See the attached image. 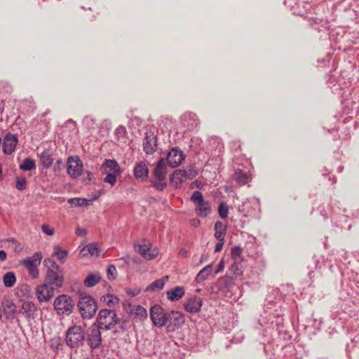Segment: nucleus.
I'll return each mask as SVG.
<instances>
[{
    "label": "nucleus",
    "instance_id": "nucleus-1",
    "mask_svg": "<svg viewBox=\"0 0 359 359\" xmlns=\"http://www.w3.org/2000/svg\"><path fill=\"white\" fill-rule=\"evenodd\" d=\"M43 264L47 268L44 282L56 290L62 287L65 281L63 269L51 258L44 259Z\"/></svg>",
    "mask_w": 359,
    "mask_h": 359
},
{
    "label": "nucleus",
    "instance_id": "nucleus-2",
    "mask_svg": "<svg viewBox=\"0 0 359 359\" xmlns=\"http://www.w3.org/2000/svg\"><path fill=\"white\" fill-rule=\"evenodd\" d=\"M120 321L121 320L114 310L102 309L98 312L96 325L102 330H109Z\"/></svg>",
    "mask_w": 359,
    "mask_h": 359
},
{
    "label": "nucleus",
    "instance_id": "nucleus-3",
    "mask_svg": "<svg viewBox=\"0 0 359 359\" xmlns=\"http://www.w3.org/2000/svg\"><path fill=\"white\" fill-rule=\"evenodd\" d=\"M167 163L165 159L160 158L153 171V175L156 180H151V185L158 191H163L167 187V182L165 181L167 175Z\"/></svg>",
    "mask_w": 359,
    "mask_h": 359
},
{
    "label": "nucleus",
    "instance_id": "nucleus-4",
    "mask_svg": "<svg viewBox=\"0 0 359 359\" xmlns=\"http://www.w3.org/2000/svg\"><path fill=\"white\" fill-rule=\"evenodd\" d=\"M102 173L107 174L103 182L113 187L117 181V176L121 174V168L114 159H106L100 167Z\"/></svg>",
    "mask_w": 359,
    "mask_h": 359
},
{
    "label": "nucleus",
    "instance_id": "nucleus-5",
    "mask_svg": "<svg viewBox=\"0 0 359 359\" xmlns=\"http://www.w3.org/2000/svg\"><path fill=\"white\" fill-rule=\"evenodd\" d=\"M79 313L83 319H90L97 310L95 300L89 294H81L78 302Z\"/></svg>",
    "mask_w": 359,
    "mask_h": 359
},
{
    "label": "nucleus",
    "instance_id": "nucleus-6",
    "mask_svg": "<svg viewBox=\"0 0 359 359\" xmlns=\"http://www.w3.org/2000/svg\"><path fill=\"white\" fill-rule=\"evenodd\" d=\"M86 339L85 330L79 325H73L66 332V344L70 348H79Z\"/></svg>",
    "mask_w": 359,
    "mask_h": 359
},
{
    "label": "nucleus",
    "instance_id": "nucleus-7",
    "mask_svg": "<svg viewBox=\"0 0 359 359\" xmlns=\"http://www.w3.org/2000/svg\"><path fill=\"white\" fill-rule=\"evenodd\" d=\"M42 257L41 252H36L32 256L27 257L21 260L20 263L21 266L27 270L29 276L36 279L39 276V266L41 264Z\"/></svg>",
    "mask_w": 359,
    "mask_h": 359
},
{
    "label": "nucleus",
    "instance_id": "nucleus-8",
    "mask_svg": "<svg viewBox=\"0 0 359 359\" xmlns=\"http://www.w3.org/2000/svg\"><path fill=\"white\" fill-rule=\"evenodd\" d=\"M191 201L196 206V213L202 217H208L211 212V206L209 201H205L202 193L199 191L193 192Z\"/></svg>",
    "mask_w": 359,
    "mask_h": 359
},
{
    "label": "nucleus",
    "instance_id": "nucleus-9",
    "mask_svg": "<svg viewBox=\"0 0 359 359\" xmlns=\"http://www.w3.org/2000/svg\"><path fill=\"white\" fill-rule=\"evenodd\" d=\"M53 306L57 313L69 315L72 312L74 303L69 296L61 294L55 299Z\"/></svg>",
    "mask_w": 359,
    "mask_h": 359
},
{
    "label": "nucleus",
    "instance_id": "nucleus-10",
    "mask_svg": "<svg viewBox=\"0 0 359 359\" xmlns=\"http://www.w3.org/2000/svg\"><path fill=\"white\" fill-rule=\"evenodd\" d=\"M100 330L96 323H93L88 328L87 334H86L87 344L91 349L98 348L102 344Z\"/></svg>",
    "mask_w": 359,
    "mask_h": 359
},
{
    "label": "nucleus",
    "instance_id": "nucleus-11",
    "mask_svg": "<svg viewBox=\"0 0 359 359\" xmlns=\"http://www.w3.org/2000/svg\"><path fill=\"white\" fill-rule=\"evenodd\" d=\"M167 314L163 309L158 304H156L150 309V318L152 323L158 327H162L167 324Z\"/></svg>",
    "mask_w": 359,
    "mask_h": 359
},
{
    "label": "nucleus",
    "instance_id": "nucleus-12",
    "mask_svg": "<svg viewBox=\"0 0 359 359\" xmlns=\"http://www.w3.org/2000/svg\"><path fill=\"white\" fill-rule=\"evenodd\" d=\"M56 289L50 286L46 282L37 286L36 296L40 302H47L50 300L55 294Z\"/></svg>",
    "mask_w": 359,
    "mask_h": 359
},
{
    "label": "nucleus",
    "instance_id": "nucleus-13",
    "mask_svg": "<svg viewBox=\"0 0 359 359\" xmlns=\"http://www.w3.org/2000/svg\"><path fill=\"white\" fill-rule=\"evenodd\" d=\"M167 328L174 331L180 327L184 323V316L178 311H172L167 314Z\"/></svg>",
    "mask_w": 359,
    "mask_h": 359
},
{
    "label": "nucleus",
    "instance_id": "nucleus-14",
    "mask_svg": "<svg viewBox=\"0 0 359 359\" xmlns=\"http://www.w3.org/2000/svg\"><path fill=\"white\" fill-rule=\"evenodd\" d=\"M83 171V163L79 156H70L67 161V173L70 177L76 178Z\"/></svg>",
    "mask_w": 359,
    "mask_h": 359
},
{
    "label": "nucleus",
    "instance_id": "nucleus-15",
    "mask_svg": "<svg viewBox=\"0 0 359 359\" xmlns=\"http://www.w3.org/2000/svg\"><path fill=\"white\" fill-rule=\"evenodd\" d=\"M143 150L147 154H153L156 151L157 137L151 131H147L143 139Z\"/></svg>",
    "mask_w": 359,
    "mask_h": 359
},
{
    "label": "nucleus",
    "instance_id": "nucleus-16",
    "mask_svg": "<svg viewBox=\"0 0 359 359\" xmlns=\"http://www.w3.org/2000/svg\"><path fill=\"white\" fill-rule=\"evenodd\" d=\"M184 159L183 151L178 147L172 148L166 156L167 164L171 168L177 167Z\"/></svg>",
    "mask_w": 359,
    "mask_h": 359
},
{
    "label": "nucleus",
    "instance_id": "nucleus-17",
    "mask_svg": "<svg viewBox=\"0 0 359 359\" xmlns=\"http://www.w3.org/2000/svg\"><path fill=\"white\" fill-rule=\"evenodd\" d=\"M18 140L16 136L11 133H7L2 143L3 152L5 154H11L15 149Z\"/></svg>",
    "mask_w": 359,
    "mask_h": 359
},
{
    "label": "nucleus",
    "instance_id": "nucleus-18",
    "mask_svg": "<svg viewBox=\"0 0 359 359\" xmlns=\"http://www.w3.org/2000/svg\"><path fill=\"white\" fill-rule=\"evenodd\" d=\"M149 168L144 161L137 163L133 168V175L136 180L144 182L149 177Z\"/></svg>",
    "mask_w": 359,
    "mask_h": 359
},
{
    "label": "nucleus",
    "instance_id": "nucleus-19",
    "mask_svg": "<svg viewBox=\"0 0 359 359\" xmlns=\"http://www.w3.org/2000/svg\"><path fill=\"white\" fill-rule=\"evenodd\" d=\"M203 301L197 296H192L184 304L185 311L191 313H198L202 306Z\"/></svg>",
    "mask_w": 359,
    "mask_h": 359
},
{
    "label": "nucleus",
    "instance_id": "nucleus-20",
    "mask_svg": "<svg viewBox=\"0 0 359 359\" xmlns=\"http://www.w3.org/2000/svg\"><path fill=\"white\" fill-rule=\"evenodd\" d=\"M38 307L36 304L30 301H26L22 304L20 313L27 319H34Z\"/></svg>",
    "mask_w": 359,
    "mask_h": 359
},
{
    "label": "nucleus",
    "instance_id": "nucleus-21",
    "mask_svg": "<svg viewBox=\"0 0 359 359\" xmlns=\"http://www.w3.org/2000/svg\"><path fill=\"white\" fill-rule=\"evenodd\" d=\"M2 312L8 320H13L16 313V306L12 300L7 299L1 303Z\"/></svg>",
    "mask_w": 359,
    "mask_h": 359
},
{
    "label": "nucleus",
    "instance_id": "nucleus-22",
    "mask_svg": "<svg viewBox=\"0 0 359 359\" xmlns=\"http://www.w3.org/2000/svg\"><path fill=\"white\" fill-rule=\"evenodd\" d=\"M130 311L129 313L134 316L136 320L142 321L147 318V310L140 305H132L129 304Z\"/></svg>",
    "mask_w": 359,
    "mask_h": 359
},
{
    "label": "nucleus",
    "instance_id": "nucleus-23",
    "mask_svg": "<svg viewBox=\"0 0 359 359\" xmlns=\"http://www.w3.org/2000/svg\"><path fill=\"white\" fill-rule=\"evenodd\" d=\"M151 245L150 244H142L137 246V252L146 259L151 260L154 259L158 254L156 250H154L150 252Z\"/></svg>",
    "mask_w": 359,
    "mask_h": 359
},
{
    "label": "nucleus",
    "instance_id": "nucleus-24",
    "mask_svg": "<svg viewBox=\"0 0 359 359\" xmlns=\"http://www.w3.org/2000/svg\"><path fill=\"white\" fill-rule=\"evenodd\" d=\"M233 179L240 186L245 185L250 181V175L246 172H244L241 169H236L235 170Z\"/></svg>",
    "mask_w": 359,
    "mask_h": 359
},
{
    "label": "nucleus",
    "instance_id": "nucleus-25",
    "mask_svg": "<svg viewBox=\"0 0 359 359\" xmlns=\"http://www.w3.org/2000/svg\"><path fill=\"white\" fill-rule=\"evenodd\" d=\"M184 289L183 287L177 286L167 291L166 295L169 300L176 301L184 295Z\"/></svg>",
    "mask_w": 359,
    "mask_h": 359
},
{
    "label": "nucleus",
    "instance_id": "nucleus-26",
    "mask_svg": "<svg viewBox=\"0 0 359 359\" xmlns=\"http://www.w3.org/2000/svg\"><path fill=\"white\" fill-rule=\"evenodd\" d=\"M81 252L84 256L89 254L92 256L98 257L100 253V250L98 247L97 243H90L88 244L86 246L83 247V249L81 250Z\"/></svg>",
    "mask_w": 359,
    "mask_h": 359
},
{
    "label": "nucleus",
    "instance_id": "nucleus-27",
    "mask_svg": "<svg viewBox=\"0 0 359 359\" xmlns=\"http://www.w3.org/2000/svg\"><path fill=\"white\" fill-rule=\"evenodd\" d=\"M215 237L218 241H224V237L226 232V226L220 221H217L214 226Z\"/></svg>",
    "mask_w": 359,
    "mask_h": 359
},
{
    "label": "nucleus",
    "instance_id": "nucleus-28",
    "mask_svg": "<svg viewBox=\"0 0 359 359\" xmlns=\"http://www.w3.org/2000/svg\"><path fill=\"white\" fill-rule=\"evenodd\" d=\"M212 271V265L208 264L203 268L197 274L196 277V282L200 283L205 280Z\"/></svg>",
    "mask_w": 359,
    "mask_h": 359
},
{
    "label": "nucleus",
    "instance_id": "nucleus-29",
    "mask_svg": "<svg viewBox=\"0 0 359 359\" xmlns=\"http://www.w3.org/2000/svg\"><path fill=\"white\" fill-rule=\"evenodd\" d=\"M68 203L74 207H83L90 205L92 200L83 198H71L68 199Z\"/></svg>",
    "mask_w": 359,
    "mask_h": 359
},
{
    "label": "nucleus",
    "instance_id": "nucleus-30",
    "mask_svg": "<svg viewBox=\"0 0 359 359\" xmlns=\"http://www.w3.org/2000/svg\"><path fill=\"white\" fill-rule=\"evenodd\" d=\"M101 280V276L99 273H90L84 280V285L88 287H92L98 283Z\"/></svg>",
    "mask_w": 359,
    "mask_h": 359
},
{
    "label": "nucleus",
    "instance_id": "nucleus-31",
    "mask_svg": "<svg viewBox=\"0 0 359 359\" xmlns=\"http://www.w3.org/2000/svg\"><path fill=\"white\" fill-rule=\"evenodd\" d=\"M185 179L181 170H177L172 172L170 177V183L177 186L181 184Z\"/></svg>",
    "mask_w": 359,
    "mask_h": 359
},
{
    "label": "nucleus",
    "instance_id": "nucleus-32",
    "mask_svg": "<svg viewBox=\"0 0 359 359\" xmlns=\"http://www.w3.org/2000/svg\"><path fill=\"white\" fill-rule=\"evenodd\" d=\"M40 163L43 168H48L53 164V158L48 151H43L39 156Z\"/></svg>",
    "mask_w": 359,
    "mask_h": 359
},
{
    "label": "nucleus",
    "instance_id": "nucleus-33",
    "mask_svg": "<svg viewBox=\"0 0 359 359\" xmlns=\"http://www.w3.org/2000/svg\"><path fill=\"white\" fill-rule=\"evenodd\" d=\"M16 282V277L13 272L8 271L3 277V283L5 287H11Z\"/></svg>",
    "mask_w": 359,
    "mask_h": 359
},
{
    "label": "nucleus",
    "instance_id": "nucleus-34",
    "mask_svg": "<svg viewBox=\"0 0 359 359\" xmlns=\"http://www.w3.org/2000/svg\"><path fill=\"white\" fill-rule=\"evenodd\" d=\"M165 285V280L163 278L157 279L149 284L145 289L146 292L160 290L163 288Z\"/></svg>",
    "mask_w": 359,
    "mask_h": 359
},
{
    "label": "nucleus",
    "instance_id": "nucleus-35",
    "mask_svg": "<svg viewBox=\"0 0 359 359\" xmlns=\"http://www.w3.org/2000/svg\"><path fill=\"white\" fill-rule=\"evenodd\" d=\"M233 284V278L230 276L222 277L218 280V285L220 289H229Z\"/></svg>",
    "mask_w": 359,
    "mask_h": 359
},
{
    "label": "nucleus",
    "instance_id": "nucleus-36",
    "mask_svg": "<svg viewBox=\"0 0 359 359\" xmlns=\"http://www.w3.org/2000/svg\"><path fill=\"white\" fill-rule=\"evenodd\" d=\"M243 248L240 245H235L231 248V257L235 262H241Z\"/></svg>",
    "mask_w": 359,
    "mask_h": 359
},
{
    "label": "nucleus",
    "instance_id": "nucleus-37",
    "mask_svg": "<svg viewBox=\"0 0 359 359\" xmlns=\"http://www.w3.org/2000/svg\"><path fill=\"white\" fill-rule=\"evenodd\" d=\"M101 300L107 304L109 306H113L116 304H118L119 302V299L112 294H107L101 297Z\"/></svg>",
    "mask_w": 359,
    "mask_h": 359
},
{
    "label": "nucleus",
    "instance_id": "nucleus-38",
    "mask_svg": "<svg viewBox=\"0 0 359 359\" xmlns=\"http://www.w3.org/2000/svg\"><path fill=\"white\" fill-rule=\"evenodd\" d=\"M181 170L182 171L183 175L185 177L186 180H192L198 174V170L195 168L194 165H190L186 169H183Z\"/></svg>",
    "mask_w": 359,
    "mask_h": 359
},
{
    "label": "nucleus",
    "instance_id": "nucleus-39",
    "mask_svg": "<svg viewBox=\"0 0 359 359\" xmlns=\"http://www.w3.org/2000/svg\"><path fill=\"white\" fill-rule=\"evenodd\" d=\"M53 255L55 256L58 260L63 262L67 257L68 252L59 245H55L53 248Z\"/></svg>",
    "mask_w": 359,
    "mask_h": 359
},
{
    "label": "nucleus",
    "instance_id": "nucleus-40",
    "mask_svg": "<svg viewBox=\"0 0 359 359\" xmlns=\"http://www.w3.org/2000/svg\"><path fill=\"white\" fill-rule=\"evenodd\" d=\"M20 168L25 171L32 170V169L35 168V162L30 158H26L20 164Z\"/></svg>",
    "mask_w": 359,
    "mask_h": 359
},
{
    "label": "nucleus",
    "instance_id": "nucleus-41",
    "mask_svg": "<svg viewBox=\"0 0 359 359\" xmlns=\"http://www.w3.org/2000/svg\"><path fill=\"white\" fill-rule=\"evenodd\" d=\"M240 263L241 262H235V261H233V263L231 265L230 268L229 269V272L231 276L237 277L242 275L243 271Z\"/></svg>",
    "mask_w": 359,
    "mask_h": 359
},
{
    "label": "nucleus",
    "instance_id": "nucleus-42",
    "mask_svg": "<svg viewBox=\"0 0 359 359\" xmlns=\"http://www.w3.org/2000/svg\"><path fill=\"white\" fill-rule=\"evenodd\" d=\"M218 213L222 219H226L229 214V207L224 202L220 203L218 207Z\"/></svg>",
    "mask_w": 359,
    "mask_h": 359
},
{
    "label": "nucleus",
    "instance_id": "nucleus-43",
    "mask_svg": "<svg viewBox=\"0 0 359 359\" xmlns=\"http://www.w3.org/2000/svg\"><path fill=\"white\" fill-rule=\"evenodd\" d=\"M184 119H189L191 121H193L191 125L189 126L191 128H196L198 125V123L196 121V115L194 113L189 112L184 115Z\"/></svg>",
    "mask_w": 359,
    "mask_h": 359
},
{
    "label": "nucleus",
    "instance_id": "nucleus-44",
    "mask_svg": "<svg viewBox=\"0 0 359 359\" xmlns=\"http://www.w3.org/2000/svg\"><path fill=\"white\" fill-rule=\"evenodd\" d=\"M27 182L24 177H18L16 179V188L18 190H24L26 189Z\"/></svg>",
    "mask_w": 359,
    "mask_h": 359
},
{
    "label": "nucleus",
    "instance_id": "nucleus-45",
    "mask_svg": "<svg viewBox=\"0 0 359 359\" xmlns=\"http://www.w3.org/2000/svg\"><path fill=\"white\" fill-rule=\"evenodd\" d=\"M116 273V268L114 265L111 264L107 268V278L109 280H114V275Z\"/></svg>",
    "mask_w": 359,
    "mask_h": 359
},
{
    "label": "nucleus",
    "instance_id": "nucleus-46",
    "mask_svg": "<svg viewBox=\"0 0 359 359\" xmlns=\"http://www.w3.org/2000/svg\"><path fill=\"white\" fill-rule=\"evenodd\" d=\"M41 230H42V231H43L44 233H46V234H47V235H48V236H52V235H53V234H54V232H55L54 229H53V228L50 227V226H49L48 225H47V224H43V225L41 226Z\"/></svg>",
    "mask_w": 359,
    "mask_h": 359
},
{
    "label": "nucleus",
    "instance_id": "nucleus-47",
    "mask_svg": "<svg viewBox=\"0 0 359 359\" xmlns=\"http://www.w3.org/2000/svg\"><path fill=\"white\" fill-rule=\"evenodd\" d=\"M140 292L141 289L140 288H128L126 290V293L131 297H135L138 295Z\"/></svg>",
    "mask_w": 359,
    "mask_h": 359
},
{
    "label": "nucleus",
    "instance_id": "nucleus-48",
    "mask_svg": "<svg viewBox=\"0 0 359 359\" xmlns=\"http://www.w3.org/2000/svg\"><path fill=\"white\" fill-rule=\"evenodd\" d=\"M224 241H219L215 247V252H218L222 250Z\"/></svg>",
    "mask_w": 359,
    "mask_h": 359
},
{
    "label": "nucleus",
    "instance_id": "nucleus-49",
    "mask_svg": "<svg viewBox=\"0 0 359 359\" xmlns=\"http://www.w3.org/2000/svg\"><path fill=\"white\" fill-rule=\"evenodd\" d=\"M224 261L223 259H222L219 264H218V266H217V270L215 271V273H220L221 271H222L224 269Z\"/></svg>",
    "mask_w": 359,
    "mask_h": 359
},
{
    "label": "nucleus",
    "instance_id": "nucleus-50",
    "mask_svg": "<svg viewBox=\"0 0 359 359\" xmlns=\"http://www.w3.org/2000/svg\"><path fill=\"white\" fill-rule=\"evenodd\" d=\"M126 132V128L125 127L123 126H118L116 129V134H125Z\"/></svg>",
    "mask_w": 359,
    "mask_h": 359
},
{
    "label": "nucleus",
    "instance_id": "nucleus-51",
    "mask_svg": "<svg viewBox=\"0 0 359 359\" xmlns=\"http://www.w3.org/2000/svg\"><path fill=\"white\" fill-rule=\"evenodd\" d=\"M76 233L78 236H83L86 235V230L84 229L77 228L76 230Z\"/></svg>",
    "mask_w": 359,
    "mask_h": 359
},
{
    "label": "nucleus",
    "instance_id": "nucleus-52",
    "mask_svg": "<svg viewBox=\"0 0 359 359\" xmlns=\"http://www.w3.org/2000/svg\"><path fill=\"white\" fill-rule=\"evenodd\" d=\"M179 256H180L181 257H185L187 255V251L186 249L184 248H181L180 250H179Z\"/></svg>",
    "mask_w": 359,
    "mask_h": 359
},
{
    "label": "nucleus",
    "instance_id": "nucleus-53",
    "mask_svg": "<svg viewBox=\"0 0 359 359\" xmlns=\"http://www.w3.org/2000/svg\"><path fill=\"white\" fill-rule=\"evenodd\" d=\"M7 255L4 250H0V259L4 261L6 259Z\"/></svg>",
    "mask_w": 359,
    "mask_h": 359
},
{
    "label": "nucleus",
    "instance_id": "nucleus-54",
    "mask_svg": "<svg viewBox=\"0 0 359 359\" xmlns=\"http://www.w3.org/2000/svg\"><path fill=\"white\" fill-rule=\"evenodd\" d=\"M126 322H127L126 320H123L122 321L121 324L118 327L120 330L123 332V331H125L126 330Z\"/></svg>",
    "mask_w": 359,
    "mask_h": 359
},
{
    "label": "nucleus",
    "instance_id": "nucleus-55",
    "mask_svg": "<svg viewBox=\"0 0 359 359\" xmlns=\"http://www.w3.org/2000/svg\"><path fill=\"white\" fill-rule=\"evenodd\" d=\"M201 222L198 219H194L191 220V225L194 226H198L200 224Z\"/></svg>",
    "mask_w": 359,
    "mask_h": 359
},
{
    "label": "nucleus",
    "instance_id": "nucleus-56",
    "mask_svg": "<svg viewBox=\"0 0 359 359\" xmlns=\"http://www.w3.org/2000/svg\"><path fill=\"white\" fill-rule=\"evenodd\" d=\"M93 177V173H92V172H86V177L85 178V180H85V181H86V180L90 181V180H92Z\"/></svg>",
    "mask_w": 359,
    "mask_h": 359
},
{
    "label": "nucleus",
    "instance_id": "nucleus-57",
    "mask_svg": "<svg viewBox=\"0 0 359 359\" xmlns=\"http://www.w3.org/2000/svg\"><path fill=\"white\" fill-rule=\"evenodd\" d=\"M21 249H22V248L20 246V245H19V244H18V245L15 247V250H16V251H17V250H19V251H20V250H21Z\"/></svg>",
    "mask_w": 359,
    "mask_h": 359
},
{
    "label": "nucleus",
    "instance_id": "nucleus-58",
    "mask_svg": "<svg viewBox=\"0 0 359 359\" xmlns=\"http://www.w3.org/2000/svg\"><path fill=\"white\" fill-rule=\"evenodd\" d=\"M8 241H9V242H13V243H17V241L15 238H10Z\"/></svg>",
    "mask_w": 359,
    "mask_h": 359
},
{
    "label": "nucleus",
    "instance_id": "nucleus-59",
    "mask_svg": "<svg viewBox=\"0 0 359 359\" xmlns=\"http://www.w3.org/2000/svg\"><path fill=\"white\" fill-rule=\"evenodd\" d=\"M99 196H100V195H98V196H93V198L91 199L92 201H94V200L97 199L99 198Z\"/></svg>",
    "mask_w": 359,
    "mask_h": 359
},
{
    "label": "nucleus",
    "instance_id": "nucleus-60",
    "mask_svg": "<svg viewBox=\"0 0 359 359\" xmlns=\"http://www.w3.org/2000/svg\"><path fill=\"white\" fill-rule=\"evenodd\" d=\"M2 318V310L0 309V320Z\"/></svg>",
    "mask_w": 359,
    "mask_h": 359
},
{
    "label": "nucleus",
    "instance_id": "nucleus-61",
    "mask_svg": "<svg viewBox=\"0 0 359 359\" xmlns=\"http://www.w3.org/2000/svg\"><path fill=\"white\" fill-rule=\"evenodd\" d=\"M317 261H315V263H316V265H315V267H317Z\"/></svg>",
    "mask_w": 359,
    "mask_h": 359
}]
</instances>
